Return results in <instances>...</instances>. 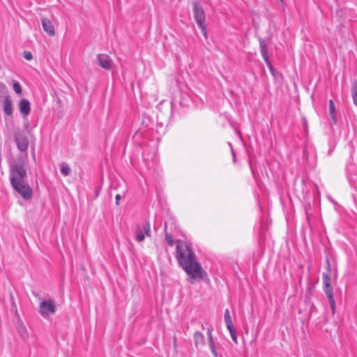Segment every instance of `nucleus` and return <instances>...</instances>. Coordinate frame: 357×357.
<instances>
[{"label": "nucleus", "mask_w": 357, "mask_h": 357, "mask_svg": "<svg viewBox=\"0 0 357 357\" xmlns=\"http://www.w3.org/2000/svg\"><path fill=\"white\" fill-rule=\"evenodd\" d=\"M175 257L179 266L189 275L190 283L203 280L206 272L197 261L196 255L188 243L181 240L176 241Z\"/></svg>", "instance_id": "1"}, {"label": "nucleus", "mask_w": 357, "mask_h": 357, "mask_svg": "<svg viewBox=\"0 0 357 357\" xmlns=\"http://www.w3.org/2000/svg\"><path fill=\"white\" fill-rule=\"evenodd\" d=\"M26 160V155L24 158H19L10 165L9 179L14 190L18 192L24 199L29 200L32 197L33 190L26 181L27 176Z\"/></svg>", "instance_id": "2"}, {"label": "nucleus", "mask_w": 357, "mask_h": 357, "mask_svg": "<svg viewBox=\"0 0 357 357\" xmlns=\"http://www.w3.org/2000/svg\"><path fill=\"white\" fill-rule=\"evenodd\" d=\"M193 16L204 38H207V29L205 24L206 15L203 7L198 1L193 3Z\"/></svg>", "instance_id": "3"}, {"label": "nucleus", "mask_w": 357, "mask_h": 357, "mask_svg": "<svg viewBox=\"0 0 357 357\" xmlns=\"http://www.w3.org/2000/svg\"><path fill=\"white\" fill-rule=\"evenodd\" d=\"M323 282L324 285V291L328 298L331 308L333 313L335 310V302L333 296V290L331 286V278L328 275L324 274L323 277Z\"/></svg>", "instance_id": "4"}, {"label": "nucleus", "mask_w": 357, "mask_h": 357, "mask_svg": "<svg viewBox=\"0 0 357 357\" xmlns=\"http://www.w3.org/2000/svg\"><path fill=\"white\" fill-rule=\"evenodd\" d=\"M55 311L56 306L54 301L52 300L43 301L39 305V313L44 318H47L50 315L53 314Z\"/></svg>", "instance_id": "5"}, {"label": "nucleus", "mask_w": 357, "mask_h": 357, "mask_svg": "<svg viewBox=\"0 0 357 357\" xmlns=\"http://www.w3.org/2000/svg\"><path fill=\"white\" fill-rule=\"evenodd\" d=\"M14 139L19 151L21 152H26L29 142L26 135L22 131L17 130L15 132Z\"/></svg>", "instance_id": "6"}, {"label": "nucleus", "mask_w": 357, "mask_h": 357, "mask_svg": "<svg viewBox=\"0 0 357 357\" xmlns=\"http://www.w3.org/2000/svg\"><path fill=\"white\" fill-rule=\"evenodd\" d=\"M151 236V225L149 221L144 222L142 225H137L135 229V237L137 241L142 242L145 235Z\"/></svg>", "instance_id": "7"}, {"label": "nucleus", "mask_w": 357, "mask_h": 357, "mask_svg": "<svg viewBox=\"0 0 357 357\" xmlns=\"http://www.w3.org/2000/svg\"><path fill=\"white\" fill-rule=\"evenodd\" d=\"M98 64L105 70H110L114 66V62L111 57L106 54H100L97 56Z\"/></svg>", "instance_id": "8"}, {"label": "nucleus", "mask_w": 357, "mask_h": 357, "mask_svg": "<svg viewBox=\"0 0 357 357\" xmlns=\"http://www.w3.org/2000/svg\"><path fill=\"white\" fill-rule=\"evenodd\" d=\"M41 24H42L44 31L49 36L52 37L55 35L54 26L50 20H49L47 17H42L41 18Z\"/></svg>", "instance_id": "9"}, {"label": "nucleus", "mask_w": 357, "mask_h": 357, "mask_svg": "<svg viewBox=\"0 0 357 357\" xmlns=\"http://www.w3.org/2000/svg\"><path fill=\"white\" fill-rule=\"evenodd\" d=\"M259 41L261 56L266 63L269 66L271 70H273V67L271 66L268 59V50L267 47V43L263 38H259Z\"/></svg>", "instance_id": "10"}, {"label": "nucleus", "mask_w": 357, "mask_h": 357, "mask_svg": "<svg viewBox=\"0 0 357 357\" xmlns=\"http://www.w3.org/2000/svg\"><path fill=\"white\" fill-rule=\"evenodd\" d=\"M30 102L25 98H23L19 102V109L20 113L24 116H27L30 113L31 106Z\"/></svg>", "instance_id": "11"}, {"label": "nucleus", "mask_w": 357, "mask_h": 357, "mask_svg": "<svg viewBox=\"0 0 357 357\" xmlns=\"http://www.w3.org/2000/svg\"><path fill=\"white\" fill-rule=\"evenodd\" d=\"M329 121L331 126L337 124L336 108L333 100H329Z\"/></svg>", "instance_id": "12"}, {"label": "nucleus", "mask_w": 357, "mask_h": 357, "mask_svg": "<svg viewBox=\"0 0 357 357\" xmlns=\"http://www.w3.org/2000/svg\"><path fill=\"white\" fill-rule=\"evenodd\" d=\"M3 109L4 113L6 115L10 116L12 114V112H13L12 100L8 95H6L4 96Z\"/></svg>", "instance_id": "13"}, {"label": "nucleus", "mask_w": 357, "mask_h": 357, "mask_svg": "<svg viewBox=\"0 0 357 357\" xmlns=\"http://www.w3.org/2000/svg\"><path fill=\"white\" fill-rule=\"evenodd\" d=\"M204 335L199 331H197L194 334V342L196 347H198L199 345H203L204 344Z\"/></svg>", "instance_id": "14"}, {"label": "nucleus", "mask_w": 357, "mask_h": 357, "mask_svg": "<svg viewBox=\"0 0 357 357\" xmlns=\"http://www.w3.org/2000/svg\"><path fill=\"white\" fill-rule=\"evenodd\" d=\"M225 324H226L227 328H231V326H234L232 320H231V317L230 316V313H229V309H226L225 310Z\"/></svg>", "instance_id": "15"}, {"label": "nucleus", "mask_w": 357, "mask_h": 357, "mask_svg": "<svg viewBox=\"0 0 357 357\" xmlns=\"http://www.w3.org/2000/svg\"><path fill=\"white\" fill-rule=\"evenodd\" d=\"M351 93L354 103L357 106V79H355L352 84Z\"/></svg>", "instance_id": "16"}, {"label": "nucleus", "mask_w": 357, "mask_h": 357, "mask_svg": "<svg viewBox=\"0 0 357 357\" xmlns=\"http://www.w3.org/2000/svg\"><path fill=\"white\" fill-rule=\"evenodd\" d=\"M17 331L21 337L23 338L24 340H26L28 337L27 330L24 325H19L17 327Z\"/></svg>", "instance_id": "17"}, {"label": "nucleus", "mask_w": 357, "mask_h": 357, "mask_svg": "<svg viewBox=\"0 0 357 357\" xmlns=\"http://www.w3.org/2000/svg\"><path fill=\"white\" fill-rule=\"evenodd\" d=\"M305 213H306L307 221L309 224V226L311 227L310 221H311V218L312 215V208H311L310 204L305 206Z\"/></svg>", "instance_id": "18"}, {"label": "nucleus", "mask_w": 357, "mask_h": 357, "mask_svg": "<svg viewBox=\"0 0 357 357\" xmlns=\"http://www.w3.org/2000/svg\"><path fill=\"white\" fill-rule=\"evenodd\" d=\"M165 240L169 246H173L174 244V240L172 238V234H169L167 231V223L165 224Z\"/></svg>", "instance_id": "19"}, {"label": "nucleus", "mask_w": 357, "mask_h": 357, "mask_svg": "<svg viewBox=\"0 0 357 357\" xmlns=\"http://www.w3.org/2000/svg\"><path fill=\"white\" fill-rule=\"evenodd\" d=\"M61 173L65 176H67L70 173V167L67 163L63 162L61 165Z\"/></svg>", "instance_id": "20"}, {"label": "nucleus", "mask_w": 357, "mask_h": 357, "mask_svg": "<svg viewBox=\"0 0 357 357\" xmlns=\"http://www.w3.org/2000/svg\"><path fill=\"white\" fill-rule=\"evenodd\" d=\"M227 329L229 330V333H230V335H231V337L232 339V340L236 343V344H238V337H237V333L234 327L231 326V328H227Z\"/></svg>", "instance_id": "21"}, {"label": "nucleus", "mask_w": 357, "mask_h": 357, "mask_svg": "<svg viewBox=\"0 0 357 357\" xmlns=\"http://www.w3.org/2000/svg\"><path fill=\"white\" fill-rule=\"evenodd\" d=\"M209 343V348L214 356V357H218V351L216 350V347L215 345V342L213 340H211V341H208Z\"/></svg>", "instance_id": "22"}, {"label": "nucleus", "mask_w": 357, "mask_h": 357, "mask_svg": "<svg viewBox=\"0 0 357 357\" xmlns=\"http://www.w3.org/2000/svg\"><path fill=\"white\" fill-rule=\"evenodd\" d=\"M13 89L17 94H20L22 93V87L18 82L15 81L13 82Z\"/></svg>", "instance_id": "23"}, {"label": "nucleus", "mask_w": 357, "mask_h": 357, "mask_svg": "<svg viewBox=\"0 0 357 357\" xmlns=\"http://www.w3.org/2000/svg\"><path fill=\"white\" fill-rule=\"evenodd\" d=\"M8 93V88L6 85L3 83L0 82V93L7 95Z\"/></svg>", "instance_id": "24"}, {"label": "nucleus", "mask_w": 357, "mask_h": 357, "mask_svg": "<svg viewBox=\"0 0 357 357\" xmlns=\"http://www.w3.org/2000/svg\"><path fill=\"white\" fill-rule=\"evenodd\" d=\"M23 55V57L27 60V61H30L33 59V55L31 54V52H29V51H24L22 54Z\"/></svg>", "instance_id": "25"}, {"label": "nucleus", "mask_w": 357, "mask_h": 357, "mask_svg": "<svg viewBox=\"0 0 357 357\" xmlns=\"http://www.w3.org/2000/svg\"><path fill=\"white\" fill-rule=\"evenodd\" d=\"M212 331H213L212 328H208V331H207L208 333H208V341H211V340H213V337H212Z\"/></svg>", "instance_id": "26"}, {"label": "nucleus", "mask_w": 357, "mask_h": 357, "mask_svg": "<svg viewBox=\"0 0 357 357\" xmlns=\"http://www.w3.org/2000/svg\"><path fill=\"white\" fill-rule=\"evenodd\" d=\"M302 123L306 132H307V120L305 117L302 118Z\"/></svg>", "instance_id": "27"}, {"label": "nucleus", "mask_w": 357, "mask_h": 357, "mask_svg": "<svg viewBox=\"0 0 357 357\" xmlns=\"http://www.w3.org/2000/svg\"><path fill=\"white\" fill-rule=\"evenodd\" d=\"M121 199V195L118 194V195H116V197H115V203H116V205H119V202H120Z\"/></svg>", "instance_id": "28"}, {"label": "nucleus", "mask_w": 357, "mask_h": 357, "mask_svg": "<svg viewBox=\"0 0 357 357\" xmlns=\"http://www.w3.org/2000/svg\"><path fill=\"white\" fill-rule=\"evenodd\" d=\"M231 152H232V154H233L234 160H235V154H234V152L232 149H231Z\"/></svg>", "instance_id": "29"}, {"label": "nucleus", "mask_w": 357, "mask_h": 357, "mask_svg": "<svg viewBox=\"0 0 357 357\" xmlns=\"http://www.w3.org/2000/svg\"><path fill=\"white\" fill-rule=\"evenodd\" d=\"M32 156L33 157V158H35V153H34V151H33L32 153Z\"/></svg>", "instance_id": "30"}, {"label": "nucleus", "mask_w": 357, "mask_h": 357, "mask_svg": "<svg viewBox=\"0 0 357 357\" xmlns=\"http://www.w3.org/2000/svg\"><path fill=\"white\" fill-rule=\"evenodd\" d=\"M314 188L317 189V186H316V185L314 184Z\"/></svg>", "instance_id": "31"}]
</instances>
